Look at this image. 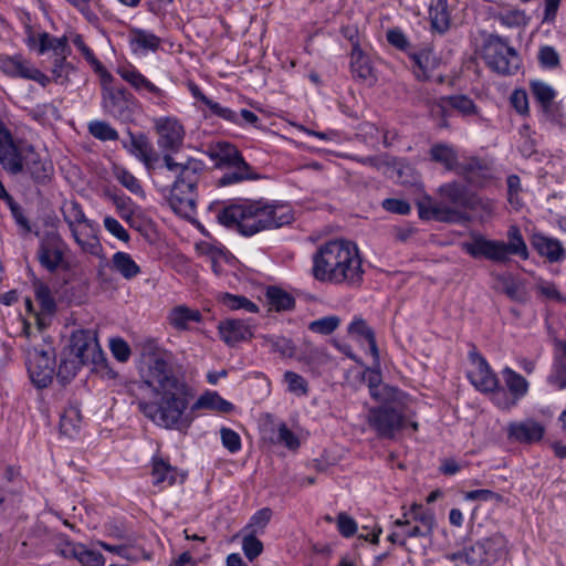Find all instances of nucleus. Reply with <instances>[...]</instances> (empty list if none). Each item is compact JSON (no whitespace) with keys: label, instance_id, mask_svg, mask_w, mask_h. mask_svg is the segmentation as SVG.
<instances>
[{"label":"nucleus","instance_id":"nucleus-1","mask_svg":"<svg viewBox=\"0 0 566 566\" xmlns=\"http://www.w3.org/2000/svg\"><path fill=\"white\" fill-rule=\"evenodd\" d=\"M178 369L171 352L155 353L149 361L144 384L159 399L139 400L137 405L139 411L155 424L165 429L186 430L191 426L195 418L192 412L196 410L209 409L222 413L233 410V405L217 391H207L191 405L188 412L193 392Z\"/></svg>","mask_w":566,"mask_h":566},{"label":"nucleus","instance_id":"nucleus-2","mask_svg":"<svg viewBox=\"0 0 566 566\" xmlns=\"http://www.w3.org/2000/svg\"><path fill=\"white\" fill-rule=\"evenodd\" d=\"M155 129L158 135L157 145L164 153V166L176 174L168 198L169 206L177 214L189 217L196 210V189L205 164L195 158L186 163L174 159L172 154L181 149L185 138L184 126L177 118L159 117L155 120Z\"/></svg>","mask_w":566,"mask_h":566},{"label":"nucleus","instance_id":"nucleus-3","mask_svg":"<svg viewBox=\"0 0 566 566\" xmlns=\"http://www.w3.org/2000/svg\"><path fill=\"white\" fill-rule=\"evenodd\" d=\"M218 221L244 237L290 224L294 214L289 205L268 199H240L219 210Z\"/></svg>","mask_w":566,"mask_h":566},{"label":"nucleus","instance_id":"nucleus-4","mask_svg":"<svg viewBox=\"0 0 566 566\" xmlns=\"http://www.w3.org/2000/svg\"><path fill=\"white\" fill-rule=\"evenodd\" d=\"M312 274L316 281L356 283L363 279L361 259L355 243L331 240L322 244L312 256Z\"/></svg>","mask_w":566,"mask_h":566},{"label":"nucleus","instance_id":"nucleus-5","mask_svg":"<svg viewBox=\"0 0 566 566\" xmlns=\"http://www.w3.org/2000/svg\"><path fill=\"white\" fill-rule=\"evenodd\" d=\"M506 238L507 242H504L476 234L472 237L471 241L464 242L462 248L473 259L486 260L495 264H506L511 260V255L522 260L530 258L527 244L516 224L509 227Z\"/></svg>","mask_w":566,"mask_h":566},{"label":"nucleus","instance_id":"nucleus-6","mask_svg":"<svg viewBox=\"0 0 566 566\" xmlns=\"http://www.w3.org/2000/svg\"><path fill=\"white\" fill-rule=\"evenodd\" d=\"M482 59L486 66L502 76L514 75L518 72L522 61L518 52L506 38L489 34L482 44Z\"/></svg>","mask_w":566,"mask_h":566},{"label":"nucleus","instance_id":"nucleus-7","mask_svg":"<svg viewBox=\"0 0 566 566\" xmlns=\"http://www.w3.org/2000/svg\"><path fill=\"white\" fill-rule=\"evenodd\" d=\"M506 543L502 534H494L462 551L448 554L447 558L454 562L455 566H490L504 553Z\"/></svg>","mask_w":566,"mask_h":566},{"label":"nucleus","instance_id":"nucleus-8","mask_svg":"<svg viewBox=\"0 0 566 566\" xmlns=\"http://www.w3.org/2000/svg\"><path fill=\"white\" fill-rule=\"evenodd\" d=\"M367 424L378 439L394 440L406 426V416L401 408L392 403H382L369 408Z\"/></svg>","mask_w":566,"mask_h":566},{"label":"nucleus","instance_id":"nucleus-9","mask_svg":"<svg viewBox=\"0 0 566 566\" xmlns=\"http://www.w3.org/2000/svg\"><path fill=\"white\" fill-rule=\"evenodd\" d=\"M504 387L497 388L494 392V397H491L492 402L501 410H511L517 406V403L527 396L530 391L528 380L512 369L505 366L501 371Z\"/></svg>","mask_w":566,"mask_h":566},{"label":"nucleus","instance_id":"nucleus-10","mask_svg":"<svg viewBox=\"0 0 566 566\" xmlns=\"http://www.w3.org/2000/svg\"><path fill=\"white\" fill-rule=\"evenodd\" d=\"M71 352L81 365L99 366L106 361L95 329H77L70 338Z\"/></svg>","mask_w":566,"mask_h":566},{"label":"nucleus","instance_id":"nucleus-11","mask_svg":"<svg viewBox=\"0 0 566 566\" xmlns=\"http://www.w3.org/2000/svg\"><path fill=\"white\" fill-rule=\"evenodd\" d=\"M32 145L17 144L8 128L0 127V164L3 169L17 176L24 171V158L29 155Z\"/></svg>","mask_w":566,"mask_h":566},{"label":"nucleus","instance_id":"nucleus-12","mask_svg":"<svg viewBox=\"0 0 566 566\" xmlns=\"http://www.w3.org/2000/svg\"><path fill=\"white\" fill-rule=\"evenodd\" d=\"M27 368L32 384L36 388H46L53 379L55 354L53 349L32 348L27 354Z\"/></svg>","mask_w":566,"mask_h":566},{"label":"nucleus","instance_id":"nucleus-13","mask_svg":"<svg viewBox=\"0 0 566 566\" xmlns=\"http://www.w3.org/2000/svg\"><path fill=\"white\" fill-rule=\"evenodd\" d=\"M135 96L124 86L105 90L102 94V107L106 114L122 122L133 119L135 113Z\"/></svg>","mask_w":566,"mask_h":566},{"label":"nucleus","instance_id":"nucleus-14","mask_svg":"<svg viewBox=\"0 0 566 566\" xmlns=\"http://www.w3.org/2000/svg\"><path fill=\"white\" fill-rule=\"evenodd\" d=\"M56 552L64 558H74L82 566H104L105 558L98 551L88 549L81 543L72 542L66 535L56 538Z\"/></svg>","mask_w":566,"mask_h":566},{"label":"nucleus","instance_id":"nucleus-15","mask_svg":"<svg viewBox=\"0 0 566 566\" xmlns=\"http://www.w3.org/2000/svg\"><path fill=\"white\" fill-rule=\"evenodd\" d=\"M469 359L474 369L469 373L471 384L481 392H490L494 397V392L499 388V379L492 371L486 359L475 349L469 353Z\"/></svg>","mask_w":566,"mask_h":566},{"label":"nucleus","instance_id":"nucleus-16","mask_svg":"<svg viewBox=\"0 0 566 566\" xmlns=\"http://www.w3.org/2000/svg\"><path fill=\"white\" fill-rule=\"evenodd\" d=\"M461 175L471 186L483 188L494 179V167L491 160L470 157L459 166Z\"/></svg>","mask_w":566,"mask_h":566},{"label":"nucleus","instance_id":"nucleus-17","mask_svg":"<svg viewBox=\"0 0 566 566\" xmlns=\"http://www.w3.org/2000/svg\"><path fill=\"white\" fill-rule=\"evenodd\" d=\"M409 59L412 61V72L418 81H436L438 83L444 81L441 74H436L440 66V60L431 48L412 51L409 53Z\"/></svg>","mask_w":566,"mask_h":566},{"label":"nucleus","instance_id":"nucleus-18","mask_svg":"<svg viewBox=\"0 0 566 566\" xmlns=\"http://www.w3.org/2000/svg\"><path fill=\"white\" fill-rule=\"evenodd\" d=\"M64 242L56 232H46L40 241L38 259L40 264L50 272L55 271L63 261Z\"/></svg>","mask_w":566,"mask_h":566},{"label":"nucleus","instance_id":"nucleus-19","mask_svg":"<svg viewBox=\"0 0 566 566\" xmlns=\"http://www.w3.org/2000/svg\"><path fill=\"white\" fill-rule=\"evenodd\" d=\"M128 140H123V146L129 154L140 160L147 170H154L159 161V155L154 149L149 138L144 133L128 132Z\"/></svg>","mask_w":566,"mask_h":566},{"label":"nucleus","instance_id":"nucleus-20","mask_svg":"<svg viewBox=\"0 0 566 566\" xmlns=\"http://www.w3.org/2000/svg\"><path fill=\"white\" fill-rule=\"evenodd\" d=\"M532 249L549 263H562L566 260V249L560 240L543 232H534L530 238Z\"/></svg>","mask_w":566,"mask_h":566},{"label":"nucleus","instance_id":"nucleus-21","mask_svg":"<svg viewBox=\"0 0 566 566\" xmlns=\"http://www.w3.org/2000/svg\"><path fill=\"white\" fill-rule=\"evenodd\" d=\"M507 438L523 444L539 442L545 434L543 423L528 418L522 421H512L507 424Z\"/></svg>","mask_w":566,"mask_h":566},{"label":"nucleus","instance_id":"nucleus-22","mask_svg":"<svg viewBox=\"0 0 566 566\" xmlns=\"http://www.w3.org/2000/svg\"><path fill=\"white\" fill-rule=\"evenodd\" d=\"M218 332L220 338L230 347L253 337L249 321L244 319L228 318L221 321L218 325Z\"/></svg>","mask_w":566,"mask_h":566},{"label":"nucleus","instance_id":"nucleus-23","mask_svg":"<svg viewBox=\"0 0 566 566\" xmlns=\"http://www.w3.org/2000/svg\"><path fill=\"white\" fill-rule=\"evenodd\" d=\"M419 217L421 219H434L438 221L457 222L461 220H468L464 212H460L455 209H449L442 205H432V199L429 196H424L417 202Z\"/></svg>","mask_w":566,"mask_h":566},{"label":"nucleus","instance_id":"nucleus-24","mask_svg":"<svg viewBox=\"0 0 566 566\" xmlns=\"http://www.w3.org/2000/svg\"><path fill=\"white\" fill-rule=\"evenodd\" d=\"M208 155L214 161V167L218 169H227L234 165H243L248 167L241 151L231 143L218 142L209 151Z\"/></svg>","mask_w":566,"mask_h":566},{"label":"nucleus","instance_id":"nucleus-25","mask_svg":"<svg viewBox=\"0 0 566 566\" xmlns=\"http://www.w3.org/2000/svg\"><path fill=\"white\" fill-rule=\"evenodd\" d=\"M151 478L153 484L160 488L171 486L185 480V475L180 473L178 468L159 455L151 458Z\"/></svg>","mask_w":566,"mask_h":566},{"label":"nucleus","instance_id":"nucleus-26","mask_svg":"<svg viewBox=\"0 0 566 566\" xmlns=\"http://www.w3.org/2000/svg\"><path fill=\"white\" fill-rule=\"evenodd\" d=\"M439 193L444 201L453 206L452 209L460 212H462V209H472L475 205V200L468 188L457 181L441 185Z\"/></svg>","mask_w":566,"mask_h":566},{"label":"nucleus","instance_id":"nucleus-27","mask_svg":"<svg viewBox=\"0 0 566 566\" xmlns=\"http://www.w3.org/2000/svg\"><path fill=\"white\" fill-rule=\"evenodd\" d=\"M350 71L353 76L369 86L377 82V75L371 65L370 57L360 49L358 44L353 45L350 52Z\"/></svg>","mask_w":566,"mask_h":566},{"label":"nucleus","instance_id":"nucleus-28","mask_svg":"<svg viewBox=\"0 0 566 566\" xmlns=\"http://www.w3.org/2000/svg\"><path fill=\"white\" fill-rule=\"evenodd\" d=\"M36 185H46L53 175V165L44 160L32 146L29 155L24 158V171Z\"/></svg>","mask_w":566,"mask_h":566},{"label":"nucleus","instance_id":"nucleus-29","mask_svg":"<svg viewBox=\"0 0 566 566\" xmlns=\"http://www.w3.org/2000/svg\"><path fill=\"white\" fill-rule=\"evenodd\" d=\"M547 382L558 390L566 389V339L554 342V361Z\"/></svg>","mask_w":566,"mask_h":566},{"label":"nucleus","instance_id":"nucleus-30","mask_svg":"<svg viewBox=\"0 0 566 566\" xmlns=\"http://www.w3.org/2000/svg\"><path fill=\"white\" fill-rule=\"evenodd\" d=\"M60 210L72 234H76L77 226L80 224H84L87 230H95L96 222L86 218L78 201L65 200Z\"/></svg>","mask_w":566,"mask_h":566},{"label":"nucleus","instance_id":"nucleus-31","mask_svg":"<svg viewBox=\"0 0 566 566\" xmlns=\"http://www.w3.org/2000/svg\"><path fill=\"white\" fill-rule=\"evenodd\" d=\"M201 312L187 305L174 306L167 315V322L178 332L188 331L191 323H201Z\"/></svg>","mask_w":566,"mask_h":566},{"label":"nucleus","instance_id":"nucleus-32","mask_svg":"<svg viewBox=\"0 0 566 566\" xmlns=\"http://www.w3.org/2000/svg\"><path fill=\"white\" fill-rule=\"evenodd\" d=\"M160 44L161 39L148 30L132 28L129 31V45L134 52H156Z\"/></svg>","mask_w":566,"mask_h":566},{"label":"nucleus","instance_id":"nucleus-33","mask_svg":"<svg viewBox=\"0 0 566 566\" xmlns=\"http://www.w3.org/2000/svg\"><path fill=\"white\" fill-rule=\"evenodd\" d=\"M61 307L81 305L88 301V285H52Z\"/></svg>","mask_w":566,"mask_h":566},{"label":"nucleus","instance_id":"nucleus-34","mask_svg":"<svg viewBox=\"0 0 566 566\" xmlns=\"http://www.w3.org/2000/svg\"><path fill=\"white\" fill-rule=\"evenodd\" d=\"M430 159L442 165L448 171H457L459 174L458 153L453 146L448 144H434L430 148Z\"/></svg>","mask_w":566,"mask_h":566},{"label":"nucleus","instance_id":"nucleus-35","mask_svg":"<svg viewBox=\"0 0 566 566\" xmlns=\"http://www.w3.org/2000/svg\"><path fill=\"white\" fill-rule=\"evenodd\" d=\"M32 64L24 60L22 55H4L0 54V70L10 77H21L27 80Z\"/></svg>","mask_w":566,"mask_h":566},{"label":"nucleus","instance_id":"nucleus-36","mask_svg":"<svg viewBox=\"0 0 566 566\" xmlns=\"http://www.w3.org/2000/svg\"><path fill=\"white\" fill-rule=\"evenodd\" d=\"M260 175L254 171L252 166L248 164L247 168L243 165H234L227 168V171L217 180L218 187H227L235 184H240L245 180H258Z\"/></svg>","mask_w":566,"mask_h":566},{"label":"nucleus","instance_id":"nucleus-37","mask_svg":"<svg viewBox=\"0 0 566 566\" xmlns=\"http://www.w3.org/2000/svg\"><path fill=\"white\" fill-rule=\"evenodd\" d=\"M431 27L439 33H444L450 28V12L448 0H431L429 6Z\"/></svg>","mask_w":566,"mask_h":566},{"label":"nucleus","instance_id":"nucleus-38","mask_svg":"<svg viewBox=\"0 0 566 566\" xmlns=\"http://www.w3.org/2000/svg\"><path fill=\"white\" fill-rule=\"evenodd\" d=\"M266 298L270 310L289 312L295 307V298L279 285H268Z\"/></svg>","mask_w":566,"mask_h":566},{"label":"nucleus","instance_id":"nucleus-39","mask_svg":"<svg viewBox=\"0 0 566 566\" xmlns=\"http://www.w3.org/2000/svg\"><path fill=\"white\" fill-rule=\"evenodd\" d=\"M447 107L458 111L463 116H471L478 113L475 103L467 95H451L442 97L439 105L442 114L446 113Z\"/></svg>","mask_w":566,"mask_h":566},{"label":"nucleus","instance_id":"nucleus-40","mask_svg":"<svg viewBox=\"0 0 566 566\" xmlns=\"http://www.w3.org/2000/svg\"><path fill=\"white\" fill-rule=\"evenodd\" d=\"M35 298L40 304L41 315L52 316L60 306L55 289L52 285H35Z\"/></svg>","mask_w":566,"mask_h":566},{"label":"nucleus","instance_id":"nucleus-41","mask_svg":"<svg viewBox=\"0 0 566 566\" xmlns=\"http://www.w3.org/2000/svg\"><path fill=\"white\" fill-rule=\"evenodd\" d=\"M6 205L8 206L14 223L18 227L19 234L24 237L32 233L33 226L29 220L24 208L19 202H17L13 197L9 198L6 201ZM34 234L39 235V231H34Z\"/></svg>","mask_w":566,"mask_h":566},{"label":"nucleus","instance_id":"nucleus-42","mask_svg":"<svg viewBox=\"0 0 566 566\" xmlns=\"http://www.w3.org/2000/svg\"><path fill=\"white\" fill-rule=\"evenodd\" d=\"M112 264L114 270L126 280H133L140 272L139 265L126 252L118 251L114 253Z\"/></svg>","mask_w":566,"mask_h":566},{"label":"nucleus","instance_id":"nucleus-43","mask_svg":"<svg viewBox=\"0 0 566 566\" xmlns=\"http://www.w3.org/2000/svg\"><path fill=\"white\" fill-rule=\"evenodd\" d=\"M219 302L231 311L244 310L249 313H258L259 306L243 295L222 293L218 296Z\"/></svg>","mask_w":566,"mask_h":566},{"label":"nucleus","instance_id":"nucleus-44","mask_svg":"<svg viewBox=\"0 0 566 566\" xmlns=\"http://www.w3.org/2000/svg\"><path fill=\"white\" fill-rule=\"evenodd\" d=\"M114 176L116 180L125 187L128 191H130L133 195L145 198L146 193L144 191V188L140 184V181L127 169L124 167H115L114 168Z\"/></svg>","mask_w":566,"mask_h":566},{"label":"nucleus","instance_id":"nucleus-45","mask_svg":"<svg viewBox=\"0 0 566 566\" xmlns=\"http://www.w3.org/2000/svg\"><path fill=\"white\" fill-rule=\"evenodd\" d=\"M348 333L361 336L368 343L371 355L378 359L375 334L363 318L354 319L348 326Z\"/></svg>","mask_w":566,"mask_h":566},{"label":"nucleus","instance_id":"nucleus-46","mask_svg":"<svg viewBox=\"0 0 566 566\" xmlns=\"http://www.w3.org/2000/svg\"><path fill=\"white\" fill-rule=\"evenodd\" d=\"M117 74L127 82L137 94L143 93V90L149 78H147L142 72H139L135 66H120L117 69Z\"/></svg>","mask_w":566,"mask_h":566},{"label":"nucleus","instance_id":"nucleus-47","mask_svg":"<svg viewBox=\"0 0 566 566\" xmlns=\"http://www.w3.org/2000/svg\"><path fill=\"white\" fill-rule=\"evenodd\" d=\"M113 203L116 207L118 216L125 220L129 226H133L134 214L138 207L135 202L126 195H113L111 196Z\"/></svg>","mask_w":566,"mask_h":566},{"label":"nucleus","instance_id":"nucleus-48","mask_svg":"<svg viewBox=\"0 0 566 566\" xmlns=\"http://www.w3.org/2000/svg\"><path fill=\"white\" fill-rule=\"evenodd\" d=\"M403 517L418 523L423 527H429L433 532L434 514L430 509L424 507L422 504H413L410 510L403 514Z\"/></svg>","mask_w":566,"mask_h":566},{"label":"nucleus","instance_id":"nucleus-49","mask_svg":"<svg viewBox=\"0 0 566 566\" xmlns=\"http://www.w3.org/2000/svg\"><path fill=\"white\" fill-rule=\"evenodd\" d=\"M502 25L507 28H518L526 25L528 19L524 10L521 9H506L502 10L494 15Z\"/></svg>","mask_w":566,"mask_h":566},{"label":"nucleus","instance_id":"nucleus-50","mask_svg":"<svg viewBox=\"0 0 566 566\" xmlns=\"http://www.w3.org/2000/svg\"><path fill=\"white\" fill-rule=\"evenodd\" d=\"M97 230H98V224L95 223V230L94 231L87 230V232L85 233V237H86L85 239H83L81 237V233L78 231H76V234H72V237L74 238L75 242L82 248V250L84 252H87L92 255H98L99 252L102 251V245H101L98 237H97Z\"/></svg>","mask_w":566,"mask_h":566},{"label":"nucleus","instance_id":"nucleus-51","mask_svg":"<svg viewBox=\"0 0 566 566\" xmlns=\"http://www.w3.org/2000/svg\"><path fill=\"white\" fill-rule=\"evenodd\" d=\"M28 115L40 124L61 117L59 108L53 103L38 104L28 111Z\"/></svg>","mask_w":566,"mask_h":566},{"label":"nucleus","instance_id":"nucleus-52","mask_svg":"<svg viewBox=\"0 0 566 566\" xmlns=\"http://www.w3.org/2000/svg\"><path fill=\"white\" fill-rule=\"evenodd\" d=\"M530 90L538 104L551 103L557 95V92L549 84L539 80L531 81Z\"/></svg>","mask_w":566,"mask_h":566},{"label":"nucleus","instance_id":"nucleus-53","mask_svg":"<svg viewBox=\"0 0 566 566\" xmlns=\"http://www.w3.org/2000/svg\"><path fill=\"white\" fill-rule=\"evenodd\" d=\"M90 134L102 142L118 139V133L108 123L103 120H93L88 124Z\"/></svg>","mask_w":566,"mask_h":566},{"label":"nucleus","instance_id":"nucleus-54","mask_svg":"<svg viewBox=\"0 0 566 566\" xmlns=\"http://www.w3.org/2000/svg\"><path fill=\"white\" fill-rule=\"evenodd\" d=\"M339 323L340 319L338 316H324L322 318L311 322L308 325V329L312 331L313 333H317L321 335H329L339 326Z\"/></svg>","mask_w":566,"mask_h":566},{"label":"nucleus","instance_id":"nucleus-55","mask_svg":"<svg viewBox=\"0 0 566 566\" xmlns=\"http://www.w3.org/2000/svg\"><path fill=\"white\" fill-rule=\"evenodd\" d=\"M78 360L74 359H63L61 360L56 377L62 385L70 382L77 374L78 369L82 367Z\"/></svg>","mask_w":566,"mask_h":566},{"label":"nucleus","instance_id":"nucleus-56","mask_svg":"<svg viewBox=\"0 0 566 566\" xmlns=\"http://www.w3.org/2000/svg\"><path fill=\"white\" fill-rule=\"evenodd\" d=\"M537 57L544 69L554 70L560 65L559 54L554 46L544 45L539 48Z\"/></svg>","mask_w":566,"mask_h":566},{"label":"nucleus","instance_id":"nucleus-57","mask_svg":"<svg viewBox=\"0 0 566 566\" xmlns=\"http://www.w3.org/2000/svg\"><path fill=\"white\" fill-rule=\"evenodd\" d=\"M388 43L399 51H402L409 55L411 53V44L407 35L399 28H392L387 31L386 34Z\"/></svg>","mask_w":566,"mask_h":566},{"label":"nucleus","instance_id":"nucleus-58","mask_svg":"<svg viewBox=\"0 0 566 566\" xmlns=\"http://www.w3.org/2000/svg\"><path fill=\"white\" fill-rule=\"evenodd\" d=\"M139 95L158 106H165L168 98L166 91L155 85L150 80L147 82L143 90V93H140Z\"/></svg>","mask_w":566,"mask_h":566},{"label":"nucleus","instance_id":"nucleus-59","mask_svg":"<svg viewBox=\"0 0 566 566\" xmlns=\"http://www.w3.org/2000/svg\"><path fill=\"white\" fill-rule=\"evenodd\" d=\"M73 71V65L67 62V57H55L53 61L52 74L55 83L64 84L69 81V75Z\"/></svg>","mask_w":566,"mask_h":566},{"label":"nucleus","instance_id":"nucleus-60","mask_svg":"<svg viewBox=\"0 0 566 566\" xmlns=\"http://www.w3.org/2000/svg\"><path fill=\"white\" fill-rule=\"evenodd\" d=\"M411 522L407 517H401L395 521V525L399 527H405V536L406 537H429L432 534V531L429 527H423L419 524L411 526Z\"/></svg>","mask_w":566,"mask_h":566},{"label":"nucleus","instance_id":"nucleus-61","mask_svg":"<svg viewBox=\"0 0 566 566\" xmlns=\"http://www.w3.org/2000/svg\"><path fill=\"white\" fill-rule=\"evenodd\" d=\"M242 549H243L245 557L250 562H252L259 555H261V553L263 552V544L259 538H256L254 533H251L243 537Z\"/></svg>","mask_w":566,"mask_h":566},{"label":"nucleus","instance_id":"nucleus-62","mask_svg":"<svg viewBox=\"0 0 566 566\" xmlns=\"http://www.w3.org/2000/svg\"><path fill=\"white\" fill-rule=\"evenodd\" d=\"M284 380L287 384L289 391L298 396L306 395L308 391L307 381L301 375L294 371H286L284 374Z\"/></svg>","mask_w":566,"mask_h":566},{"label":"nucleus","instance_id":"nucleus-63","mask_svg":"<svg viewBox=\"0 0 566 566\" xmlns=\"http://www.w3.org/2000/svg\"><path fill=\"white\" fill-rule=\"evenodd\" d=\"M109 349L114 358L120 363H126L132 355L128 343L120 337L112 338L109 340Z\"/></svg>","mask_w":566,"mask_h":566},{"label":"nucleus","instance_id":"nucleus-64","mask_svg":"<svg viewBox=\"0 0 566 566\" xmlns=\"http://www.w3.org/2000/svg\"><path fill=\"white\" fill-rule=\"evenodd\" d=\"M220 437L222 446L230 452L237 453L241 449V438L239 433L230 428H221Z\"/></svg>","mask_w":566,"mask_h":566}]
</instances>
